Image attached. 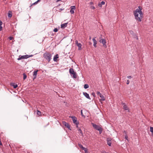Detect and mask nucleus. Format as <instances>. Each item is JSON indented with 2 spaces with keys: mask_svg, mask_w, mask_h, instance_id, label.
Listing matches in <instances>:
<instances>
[{
  "mask_svg": "<svg viewBox=\"0 0 153 153\" xmlns=\"http://www.w3.org/2000/svg\"><path fill=\"white\" fill-rule=\"evenodd\" d=\"M83 94L84 95V96H85V97L89 99H91V98L89 96V95L86 92H84L83 93Z\"/></svg>",
  "mask_w": 153,
  "mask_h": 153,
  "instance_id": "2eb2a0df",
  "label": "nucleus"
},
{
  "mask_svg": "<svg viewBox=\"0 0 153 153\" xmlns=\"http://www.w3.org/2000/svg\"><path fill=\"white\" fill-rule=\"evenodd\" d=\"M124 133H125L126 134V131H124Z\"/></svg>",
  "mask_w": 153,
  "mask_h": 153,
  "instance_id": "de8ad7c7",
  "label": "nucleus"
},
{
  "mask_svg": "<svg viewBox=\"0 0 153 153\" xmlns=\"http://www.w3.org/2000/svg\"><path fill=\"white\" fill-rule=\"evenodd\" d=\"M91 124L95 129L99 131V134H101L102 133L103 131V129L101 127L94 124L93 123H91Z\"/></svg>",
  "mask_w": 153,
  "mask_h": 153,
  "instance_id": "7ed1b4c3",
  "label": "nucleus"
},
{
  "mask_svg": "<svg viewBox=\"0 0 153 153\" xmlns=\"http://www.w3.org/2000/svg\"><path fill=\"white\" fill-rule=\"evenodd\" d=\"M58 54H56L54 56L53 58V60L55 62H56L57 61V59L59 58V56H58Z\"/></svg>",
  "mask_w": 153,
  "mask_h": 153,
  "instance_id": "dca6fc26",
  "label": "nucleus"
},
{
  "mask_svg": "<svg viewBox=\"0 0 153 153\" xmlns=\"http://www.w3.org/2000/svg\"><path fill=\"white\" fill-rule=\"evenodd\" d=\"M91 95L94 97H95V94L94 92H92L91 93Z\"/></svg>",
  "mask_w": 153,
  "mask_h": 153,
  "instance_id": "72a5a7b5",
  "label": "nucleus"
},
{
  "mask_svg": "<svg viewBox=\"0 0 153 153\" xmlns=\"http://www.w3.org/2000/svg\"><path fill=\"white\" fill-rule=\"evenodd\" d=\"M78 131L80 133H81L82 134V136H83V134L82 133V131L81 130V129L80 128H79V129Z\"/></svg>",
  "mask_w": 153,
  "mask_h": 153,
  "instance_id": "cd10ccee",
  "label": "nucleus"
},
{
  "mask_svg": "<svg viewBox=\"0 0 153 153\" xmlns=\"http://www.w3.org/2000/svg\"><path fill=\"white\" fill-rule=\"evenodd\" d=\"M10 85L11 86H13L14 88H16L18 86L17 85V84H15L14 83H11Z\"/></svg>",
  "mask_w": 153,
  "mask_h": 153,
  "instance_id": "f3484780",
  "label": "nucleus"
},
{
  "mask_svg": "<svg viewBox=\"0 0 153 153\" xmlns=\"http://www.w3.org/2000/svg\"><path fill=\"white\" fill-rule=\"evenodd\" d=\"M150 131L152 132V135H153V127H150Z\"/></svg>",
  "mask_w": 153,
  "mask_h": 153,
  "instance_id": "393cba45",
  "label": "nucleus"
},
{
  "mask_svg": "<svg viewBox=\"0 0 153 153\" xmlns=\"http://www.w3.org/2000/svg\"><path fill=\"white\" fill-rule=\"evenodd\" d=\"M37 3H37V1H36V2H35L34 3H33L32 4L30 7L36 4Z\"/></svg>",
  "mask_w": 153,
  "mask_h": 153,
  "instance_id": "c85d7f7f",
  "label": "nucleus"
},
{
  "mask_svg": "<svg viewBox=\"0 0 153 153\" xmlns=\"http://www.w3.org/2000/svg\"><path fill=\"white\" fill-rule=\"evenodd\" d=\"M105 4V2H104V1H102L101 2H99L98 3V6L100 7H102V5H104V4Z\"/></svg>",
  "mask_w": 153,
  "mask_h": 153,
  "instance_id": "a211bd4d",
  "label": "nucleus"
},
{
  "mask_svg": "<svg viewBox=\"0 0 153 153\" xmlns=\"http://www.w3.org/2000/svg\"><path fill=\"white\" fill-rule=\"evenodd\" d=\"M43 56L46 60L49 62L51 59L52 55L50 52H46L44 53Z\"/></svg>",
  "mask_w": 153,
  "mask_h": 153,
  "instance_id": "f03ea898",
  "label": "nucleus"
},
{
  "mask_svg": "<svg viewBox=\"0 0 153 153\" xmlns=\"http://www.w3.org/2000/svg\"><path fill=\"white\" fill-rule=\"evenodd\" d=\"M27 57L28 58L29 57H30L33 56V55H27Z\"/></svg>",
  "mask_w": 153,
  "mask_h": 153,
  "instance_id": "2f4dec72",
  "label": "nucleus"
},
{
  "mask_svg": "<svg viewBox=\"0 0 153 153\" xmlns=\"http://www.w3.org/2000/svg\"><path fill=\"white\" fill-rule=\"evenodd\" d=\"M142 7L139 6L133 12L135 19L138 22H141L143 18V13L142 11Z\"/></svg>",
  "mask_w": 153,
  "mask_h": 153,
  "instance_id": "f257e3e1",
  "label": "nucleus"
},
{
  "mask_svg": "<svg viewBox=\"0 0 153 153\" xmlns=\"http://www.w3.org/2000/svg\"><path fill=\"white\" fill-rule=\"evenodd\" d=\"M38 71H39L38 70H37L34 71L33 72V80L36 78V76H37V72Z\"/></svg>",
  "mask_w": 153,
  "mask_h": 153,
  "instance_id": "9d476101",
  "label": "nucleus"
},
{
  "mask_svg": "<svg viewBox=\"0 0 153 153\" xmlns=\"http://www.w3.org/2000/svg\"><path fill=\"white\" fill-rule=\"evenodd\" d=\"M91 43L90 42H89V45H91Z\"/></svg>",
  "mask_w": 153,
  "mask_h": 153,
  "instance_id": "09e8293b",
  "label": "nucleus"
},
{
  "mask_svg": "<svg viewBox=\"0 0 153 153\" xmlns=\"http://www.w3.org/2000/svg\"><path fill=\"white\" fill-rule=\"evenodd\" d=\"M122 104L123 105V109L125 110H128V108L127 107V106L125 104V103L123 102L122 103Z\"/></svg>",
  "mask_w": 153,
  "mask_h": 153,
  "instance_id": "4468645a",
  "label": "nucleus"
},
{
  "mask_svg": "<svg viewBox=\"0 0 153 153\" xmlns=\"http://www.w3.org/2000/svg\"><path fill=\"white\" fill-rule=\"evenodd\" d=\"M97 95H98L99 96H100V95H101V94L100 93V92L99 91H97Z\"/></svg>",
  "mask_w": 153,
  "mask_h": 153,
  "instance_id": "c756f323",
  "label": "nucleus"
},
{
  "mask_svg": "<svg viewBox=\"0 0 153 153\" xmlns=\"http://www.w3.org/2000/svg\"><path fill=\"white\" fill-rule=\"evenodd\" d=\"M37 114L38 116H40L41 115V112L38 110H37Z\"/></svg>",
  "mask_w": 153,
  "mask_h": 153,
  "instance_id": "bb28decb",
  "label": "nucleus"
},
{
  "mask_svg": "<svg viewBox=\"0 0 153 153\" xmlns=\"http://www.w3.org/2000/svg\"><path fill=\"white\" fill-rule=\"evenodd\" d=\"M71 118H72L73 123L76 125H78L79 122H77V118L74 116H72Z\"/></svg>",
  "mask_w": 153,
  "mask_h": 153,
  "instance_id": "1a4fd4ad",
  "label": "nucleus"
},
{
  "mask_svg": "<svg viewBox=\"0 0 153 153\" xmlns=\"http://www.w3.org/2000/svg\"><path fill=\"white\" fill-rule=\"evenodd\" d=\"M69 72L71 75H73V77L74 78H76V73L75 72L73 68H70L69 70Z\"/></svg>",
  "mask_w": 153,
  "mask_h": 153,
  "instance_id": "20e7f679",
  "label": "nucleus"
},
{
  "mask_svg": "<svg viewBox=\"0 0 153 153\" xmlns=\"http://www.w3.org/2000/svg\"><path fill=\"white\" fill-rule=\"evenodd\" d=\"M91 8H92V9H95V7L94 6H91Z\"/></svg>",
  "mask_w": 153,
  "mask_h": 153,
  "instance_id": "e433bc0d",
  "label": "nucleus"
},
{
  "mask_svg": "<svg viewBox=\"0 0 153 153\" xmlns=\"http://www.w3.org/2000/svg\"><path fill=\"white\" fill-rule=\"evenodd\" d=\"M99 42H101L103 44V46L105 48H106L107 47V46L106 44V42L105 40L104 39H101L100 40H99Z\"/></svg>",
  "mask_w": 153,
  "mask_h": 153,
  "instance_id": "39448f33",
  "label": "nucleus"
},
{
  "mask_svg": "<svg viewBox=\"0 0 153 153\" xmlns=\"http://www.w3.org/2000/svg\"><path fill=\"white\" fill-rule=\"evenodd\" d=\"M8 16L9 18H11L12 16V13L11 11H9L8 13Z\"/></svg>",
  "mask_w": 153,
  "mask_h": 153,
  "instance_id": "412c9836",
  "label": "nucleus"
},
{
  "mask_svg": "<svg viewBox=\"0 0 153 153\" xmlns=\"http://www.w3.org/2000/svg\"><path fill=\"white\" fill-rule=\"evenodd\" d=\"M84 87L85 89L88 88H89V85L88 84H85L84 85Z\"/></svg>",
  "mask_w": 153,
  "mask_h": 153,
  "instance_id": "a878e982",
  "label": "nucleus"
},
{
  "mask_svg": "<svg viewBox=\"0 0 153 153\" xmlns=\"http://www.w3.org/2000/svg\"><path fill=\"white\" fill-rule=\"evenodd\" d=\"M9 39L10 40H12L13 39V37L12 36H10L9 37Z\"/></svg>",
  "mask_w": 153,
  "mask_h": 153,
  "instance_id": "f704fd0d",
  "label": "nucleus"
},
{
  "mask_svg": "<svg viewBox=\"0 0 153 153\" xmlns=\"http://www.w3.org/2000/svg\"><path fill=\"white\" fill-rule=\"evenodd\" d=\"M2 21H1V22H0V25H2Z\"/></svg>",
  "mask_w": 153,
  "mask_h": 153,
  "instance_id": "37998d69",
  "label": "nucleus"
},
{
  "mask_svg": "<svg viewBox=\"0 0 153 153\" xmlns=\"http://www.w3.org/2000/svg\"><path fill=\"white\" fill-rule=\"evenodd\" d=\"M129 32H130V33H131V32H133V31H130H130H129Z\"/></svg>",
  "mask_w": 153,
  "mask_h": 153,
  "instance_id": "8fccbe9b",
  "label": "nucleus"
},
{
  "mask_svg": "<svg viewBox=\"0 0 153 153\" xmlns=\"http://www.w3.org/2000/svg\"><path fill=\"white\" fill-rule=\"evenodd\" d=\"M23 79L24 80H25L27 78V76L24 73L23 74Z\"/></svg>",
  "mask_w": 153,
  "mask_h": 153,
  "instance_id": "b1692460",
  "label": "nucleus"
},
{
  "mask_svg": "<svg viewBox=\"0 0 153 153\" xmlns=\"http://www.w3.org/2000/svg\"><path fill=\"white\" fill-rule=\"evenodd\" d=\"M100 97L101 98V99H100V101H104L105 100V98L104 96L102 95H100Z\"/></svg>",
  "mask_w": 153,
  "mask_h": 153,
  "instance_id": "aec40b11",
  "label": "nucleus"
},
{
  "mask_svg": "<svg viewBox=\"0 0 153 153\" xmlns=\"http://www.w3.org/2000/svg\"><path fill=\"white\" fill-rule=\"evenodd\" d=\"M62 123L63 125L65 126L66 127L68 128V129L71 130L70 126L69 125L68 123H66L65 121H63L62 122Z\"/></svg>",
  "mask_w": 153,
  "mask_h": 153,
  "instance_id": "423d86ee",
  "label": "nucleus"
},
{
  "mask_svg": "<svg viewBox=\"0 0 153 153\" xmlns=\"http://www.w3.org/2000/svg\"><path fill=\"white\" fill-rule=\"evenodd\" d=\"M58 29H57V28H55L54 30H53V31L55 32H57L58 31Z\"/></svg>",
  "mask_w": 153,
  "mask_h": 153,
  "instance_id": "7c9ffc66",
  "label": "nucleus"
},
{
  "mask_svg": "<svg viewBox=\"0 0 153 153\" xmlns=\"http://www.w3.org/2000/svg\"><path fill=\"white\" fill-rule=\"evenodd\" d=\"M96 38V37H94L92 39V40H93V43H94L93 45L95 48L97 47L96 45L97 44V41L95 39Z\"/></svg>",
  "mask_w": 153,
  "mask_h": 153,
  "instance_id": "f8f14e48",
  "label": "nucleus"
},
{
  "mask_svg": "<svg viewBox=\"0 0 153 153\" xmlns=\"http://www.w3.org/2000/svg\"><path fill=\"white\" fill-rule=\"evenodd\" d=\"M82 150L85 151V153H88V149L87 148L84 147Z\"/></svg>",
  "mask_w": 153,
  "mask_h": 153,
  "instance_id": "4be33fe9",
  "label": "nucleus"
},
{
  "mask_svg": "<svg viewBox=\"0 0 153 153\" xmlns=\"http://www.w3.org/2000/svg\"><path fill=\"white\" fill-rule=\"evenodd\" d=\"M75 43L76 45L78 47V50H80L82 49V45L80 43H78V41L77 40H76L75 41Z\"/></svg>",
  "mask_w": 153,
  "mask_h": 153,
  "instance_id": "0eeeda50",
  "label": "nucleus"
},
{
  "mask_svg": "<svg viewBox=\"0 0 153 153\" xmlns=\"http://www.w3.org/2000/svg\"><path fill=\"white\" fill-rule=\"evenodd\" d=\"M2 27L1 25H0V30L1 31L2 30Z\"/></svg>",
  "mask_w": 153,
  "mask_h": 153,
  "instance_id": "4c0bfd02",
  "label": "nucleus"
},
{
  "mask_svg": "<svg viewBox=\"0 0 153 153\" xmlns=\"http://www.w3.org/2000/svg\"><path fill=\"white\" fill-rule=\"evenodd\" d=\"M40 0H38L36 1H37V3H38V2L40 1Z\"/></svg>",
  "mask_w": 153,
  "mask_h": 153,
  "instance_id": "49530a36",
  "label": "nucleus"
},
{
  "mask_svg": "<svg viewBox=\"0 0 153 153\" xmlns=\"http://www.w3.org/2000/svg\"><path fill=\"white\" fill-rule=\"evenodd\" d=\"M91 39V37H89V39L90 40V39Z\"/></svg>",
  "mask_w": 153,
  "mask_h": 153,
  "instance_id": "864d4df0",
  "label": "nucleus"
},
{
  "mask_svg": "<svg viewBox=\"0 0 153 153\" xmlns=\"http://www.w3.org/2000/svg\"><path fill=\"white\" fill-rule=\"evenodd\" d=\"M136 39H137H137H138V37H136Z\"/></svg>",
  "mask_w": 153,
  "mask_h": 153,
  "instance_id": "3c124183",
  "label": "nucleus"
},
{
  "mask_svg": "<svg viewBox=\"0 0 153 153\" xmlns=\"http://www.w3.org/2000/svg\"><path fill=\"white\" fill-rule=\"evenodd\" d=\"M1 20H0V22H1Z\"/></svg>",
  "mask_w": 153,
  "mask_h": 153,
  "instance_id": "5fc2aeb1",
  "label": "nucleus"
},
{
  "mask_svg": "<svg viewBox=\"0 0 153 153\" xmlns=\"http://www.w3.org/2000/svg\"><path fill=\"white\" fill-rule=\"evenodd\" d=\"M64 9V8H63V9L61 8V9H59V10H60L59 11L60 12L61 11L63 10Z\"/></svg>",
  "mask_w": 153,
  "mask_h": 153,
  "instance_id": "a19ab883",
  "label": "nucleus"
},
{
  "mask_svg": "<svg viewBox=\"0 0 153 153\" xmlns=\"http://www.w3.org/2000/svg\"><path fill=\"white\" fill-rule=\"evenodd\" d=\"M128 78L130 79L131 78V76H127Z\"/></svg>",
  "mask_w": 153,
  "mask_h": 153,
  "instance_id": "c9c22d12",
  "label": "nucleus"
},
{
  "mask_svg": "<svg viewBox=\"0 0 153 153\" xmlns=\"http://www.w3.org/2000/svg\"><path fill=\"white\" fill-rule=\"evenodd\" d=\"M68 23H65L61 25V28H64L67 27Z\"/></svg>",
  "mask_w": 153,
  "mask_h": 153,
  "instance_id": "6ab92c4d",
  "label": "nucleus"
},
{
  "mask_svg": "<svg viewBox=\"0 0 153 153\" xmlns=\"http://www.w3.org/2000/svg\"><path fill=\"white\" fill-rule=\"evenodd\" d=\"M93 4V2H90V4Z\"/></svg>",
  "mask_w": 153,
  "mask_h": 153,
  "instance_id": "c03bdc74",
  "label": "nucleus"
},
{
  "mask_svg": "<svg viewBox=\"0 0 153 153\" xmlns=\"http://www.w3.org/2000/svg\"><path fill=\"white\" fill-rule=\"evenodd\" d=\"M103 153H109L108 152H106L105 151L103 152Z\"/></svg>",
  "mask_w": 153,
  "mask_h": 153,
  "instance_id": "a18cd8bd",
  "label": "nucleus"
},
{
  "mask_svg": "<svg viewBox=\"0 0 153 153\" xmlns=\"http://www.w3.org/2000/svg\"><path fill=\"white\" fill-rule=\"evenodd\" d=\"M130 82V81L129 80H127L126 82V84L127 85H128L129 84V83Z\"/></svg>",
  "mask_w": 153,
  "mask_h": 153,
  "instance_id": "473e14b6",
  "label": "nucleus"
},
{
  "mask_svg": "<svg viewBox=\"0 0 153 153\" xmlns=\"http://www.w3.org/2000/svg\"><path fill=\"white\" fill-rule=\"evenodd\" d=\"M111 139L110 138H107V144L109 146H111Z\"/></svg>",
  "mask_w": 153,
  "mask_h": 153,
  "instance_id": "9b49d317",
  "label": "nucleus"
},
{
  "mask_svg": "<svg viewBox=\"0 0 153 153\" xmlns=\"http://www.w3.org/2000/svg\"><path fill=\"white\" fill-rule=\"evenodd\" d=\"M78 145L79 147L82 150L83 148H84L82 146V145L80 143H78Z\"/></svg>",
  "mask_w": 153,
  "mask_h": 153,
  "instance_id": "5701e85b",
  "label": "nucleus"
},
{
  "mask_svg": "<svg viewBox=\"0 0 153 153\" xmlns=\"http://www.w3.org/2000/svg\"><path fill=\"white\" fill-rule=\"evenodd\" d=\"M81 114L82 116H83V113H82V110L81 111Z\"/></svg>",
  "mask_w": 153,
  "mask_h": 153,
  "instance_id": "58836bf2",
  "label": "nucleus"
},
{
  "mask_svg": "<svg viewBox=\"0 0 153 153\" xmlns=\"http://www.w3.org/2000/svg\"><path fill=\"white\" fill-rule=\"evenodd\" d=\"M76 126L77 128L78 127V125H76Z\"/></svg>",
  "mask_w": 153,
  "mask_h": 153,
  "instance_id": "603ef678",
  "label": "nucleus"
},
{
  "mask_svg": "<svg viewBox=\"0 0 153 153\" xmlns=\"http://www.w3.org/2000/svg\"><path fill=\"white\" fill-rule=\"evenodd\" d=\"M126 140H128V137L127 136V135H126L125 136V138Z\"/></svg>",
  "mask_w": 153,
  "mask_h": 153,
  "instance_id": "ea45409f",
  "label": "nucleus"
},
{
  "mask_svg": "<svg viewBox=\"0 0 153 153\" xmlns=\"http://www.w3.org/2000/svg\"><path fill=\"white\" fill-rule=\"evenodd\" d=\"M0 145H1V146H2V144L1 142V141L0 140Z\"/></svg>",
  "mask_w": 153,
  "mask_h": 153,
  "instance_id": "79ce46f5",
  "label": "nucleus"
},
{
  "mask_svg": "<svg viewBox=\"0 0 153 153\" xmlns=\"http://www.w3.org/2000/svg\"><path fill=\"white\" fill-rule=\"evenodd\" d=\"M27 55L23 56L20 55L19 57L17 59L18 60H19L22 59H26L27 58Z\"/></svg>",
  "mask_w": 153,
  "mask_h": 153,
  "instance_id": "6e6552de",
  "label": "nucleus"
},
{
  "mask_svg": "<svg viewBox=\"0 0 153 153\" xmlns=\"http://www.w3.org/2000/svg\"><path fill=\"white\" fill-rule=\"evenodd\" d=\"M71 10H70V12L71 14H73L74 13V10L76 8L75 6H72L71 7Z\"/></svg>",
  "mask_w": 153,
  "mask_h": 153,
  "instance_id": "ddd939ff",
  "label": "nucleus"
}]
</instances>
